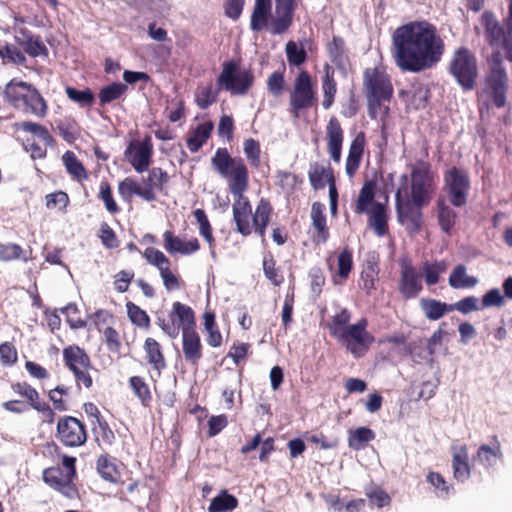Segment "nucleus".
Returning a JSON list of instances; mask_svg holds the SVG:
<instances>
[{
    "mask_svg": "<svg viewBox=\"0 0 512 512\" xmlns=\"http://www.w3.org/2000/svg\"><path fill=\"white\" fill-rule=\"evenodd\" d=\"M214 170L227 180L229 192L234 197L232 220L234 231L243 237L253 232L264 242L266 230L274 208L268 198H260L253 211L245 192L249 188V171L241 157H232L226 148H218L211 159Z\"/></svg>",
    "mask_w": 512,
    "mask_h": 512,
    "instance_id": "obj_1",
    "label": "nucleus"
},
{
    "mask_svg": "<svg viewBox=\"0 0 512 512\" xmlns=\"http://www.w3.org/2000/svg\"><path fill=\"white\" fill-rule=\"evenodd\" d=\"M391 52L401 71L418 73L441 61L445 53V42L433 23L415 20L395 29Z\"/></svg>",
    "mask_w": 512,
    "mask_h": 512,
    "instance_id": "obj_2",
    "label": "nucleus"
},
{
    "mask_svg": "<svg viewBox=\"0 0 512 512\" xmlns=\"http://www.w3.org/2000/svg\"><path fill=\"white\" fill-rule=\"evenodd\" d=\"M45 449L52 457L56 455L60 460V465H53L42 471V480L54 491L60 493L69 500H75L80 497L79 489L75 481L77 480V458L61 451V448L54 441L47 442Z\"/></svg>",
    "mask_w": 512,
    "mask_h": 512,
    "instance_id": "obj_3",
    "label": "nucleus"
},
{
    "mask_svg": "<svg viewBox=\"0 0 512 512\" xmlns=\"http://www.w3.org/2000/svg\"><path fill=\"white\" fill-rule=\"evenodd\" d=\"M4 102L26 116L43 119L49 106L41 92L31 83L18 78L11 79L2 92Z\"/></svg>",
    "mask_w": 512,
    "mask_h": 512,
    "instance_id": "obj_4",
    "label": "nucleus"
},
{
    "mask_svg": "<svg viewBox=\"0 0 512 512\" xmlns=\"http://www.w3.org/2000/svg\"><path fill=\"white\" fill-rule=\"evenodd\" d=\"M350 319V311L343 308L331 318L327 328L332 337L346 344L350 352L355 354L357 346L368 348L374 337L367 332V319L362 318L357 323L348 325Z\"/></svg>",
    "mask_w": 512,
    "mask_h": 512,
    "instance_id": "obj_5",
    "label": "nucleus"
},
{
    "mask_svg": "<svg viewBox=\"0 0 512 512\" xmlns=\"http://www.w3.org/2000/svg\"><path fill=\"white\" fill-rule=\"evenodd\" d=\"M509 78L499 51L492 53L489 61V71L484 78V84L480 92L483 105L489 109L494 106L504 108L507 103Z\"/></svg>",
    "mask_w": 512,
    "mask_h": 512,
    "instance_id": "obj_6",
    "label": "nucleus"
},
{
    "mask_svg": "<svg viewBox=\"0 0 512 512\" xmlns=\"http://www.w3.org/2000/svg\"><path fill=\"white\" fill-rule=\"evenodd\" d=\"M363 82L367 92L369 116L376 119L382 113L386 117L389 107L384 103L389 102L393 95L388 74L379 68H368L364 72Z\"/></svg>",
    "mask_w": 512,
    "mask_h": 512,
    "instance_id": "obj_7",
    "label": "nucleus"
},
{
    "mask_svg": "<svg viewBox=\"0 0 512 512\" xmlns=\"http://www.w3.org/2000/svg\"><path fill=\"white\" fill-rule=\"evenodd\" d=\"M448 72L464 91L473 90L479 75L475 53L466 46L456 48L449 61Z\"/></svg>",
    "mask_w": 512,
    "mask_h": 512,
    "instance_id": "obj_8",
    "label": "nucleus"
},
{
    "mask_svg": "<svg viewBox=\"0 0 512 512\" xmlns=\"http://www.w3.org/2000/svg\"><path fill=\"white\" fill-rule=\"evenodd\" d=\"M317 101V87L311 74L307 70L299 71L289 95L290 113L298 117L301 111L316 106Z\"/></svg>",
    "mask_w": 512,
    "mask_h": 512,
    "instance_id": "obj_9",
    "label": "nucleus"
},
{
    "mask_svg": "<svg viewBox=\"0 0 512 512\" xmlns=\"http://www.w3.org/2000/svg\"><path fill=\"white\" fill-rule=\"evenodd\" d=\"M255 81L251 69H241L238 62L229 60L223 63L222 71L217 78L219 89L232 95H246Z\"/></svg>",
    "mask_w": 512,
    "mask_h": 512,
    "instance_id": "obj_10",
    "label": "nucleus"
},
{
    "mask_svg": "<svg viewBox=\"0 0 512 512\" xmlns=\"http://www.w3.org/2000/svg\"><path fill=\"white\" fill-rule=\"evenodd\" d=\"M64 365L73 373L76 386L90 389L93 386V379L90 371L93 364L88 353L78 345H69L62 351Z\"/></svg>",
    "mask_w": 512,
    "mask_h": 512,
    "instance_id": "obj_11",
    "label": "nucleus"
},
{
    "mask_svg": "<svg viewBox=\"0 0 512 512\" xmlns=\"http://www.w3.org/2000/svg\"><path fill=\"white\" fill-rule=\"evenodd\" d=\"M443 192L453 207H463L468 202L470 178L468 172L456 166L446 170L443 175Z\"/></svg>",
    "mask_w": 512,
    "mask_h": 512,
    "instance_id": "obj_12",
    "label": "nucleus"
},
{
    "mask_svg": "<svg viewBox=\"0 0 512 512\" xmlns=\"http://www.w3.org/2000/svg\"><path fill=\"white\" fill-rule=\"evenodd\" d=\"M156 323L161 330L172 339H175L179 335L180 329L182 332L185 329H196V319L193 309L179 301L172 304V310L168 314V318L159 316L157 317Z\"/></svg>",
    "mask_w": 512,
    "mask_h": 512,
    "instance_id": "obj_13",
    "label": "nucleus"
},
{
    "mask_svg": "<svg viewBox=\"0 0 512 512\" xmlns=\"http://www.w3.org/2000/svg\"><path fill=\"white\" fill-rule=\"evenodd\" d=\"M434 177L428 162L419 161L411 171V199L415 206L430 203L434 193Z\"/></svg>",
    "mask_w": 512,
    "mask_h": 512,
    "instance_id": "obj_14",
    "label": "nucleus"
},
{
    "mask_svg": "<svg viewBox=\"0 0 512 512\" xmlns=\"http://www.w3.org/2000/svg\"><path fill=\"white\" fill-rule=\"evenodd\" d=\"M55 437L64 447L78 448L87 442V427L78 418L65 415L57 421Z\"/></svg>",
    "mask_w": 512,
    "mask_h": 512,
    "instance_id": "obj_15",
    "label": "nucleus"
},
{
    "mask_svg": "<svg viewBox=\"0 0 512 512\" xmlns=\"http://www.w3.org/2000/svg\"><path fill=\"white\" fill-rule=\"evenodd\" d=\"M487 43L493 48H502L505 58L512 62V27H505L497 21L493 13L485 12L482 16Z\"/></svg>",
    "mask_w": 512,
    "mask_h": 512,
    "instance_id": "obj_16",
    "label": "nucleus"
},
{
    "mask_svg": "<svg viewBox=\"0 0 512 512\" xmlns=\"http://www.w3.org/2000/svg\"><path fill=\"white\" fill-rule=\"evenodd\" d=\"M142 255L150 265L157 268L167 292L179 290L183 286L181 276L171 269L170 259L161 250L147 247Z\"/></svg>",
    "mask_w": 512,
    "mask_h": 512,
    "instance_id": "obj_17",
    "label": "nucleus"
},
{
    "mask_svg": "<svg viewBox=\"0 0 512 512\" xmlns=\"http://www.w3.org/2000/svg\"><path fill=\"white\" fill-rule=\"evenodd\" d=\"M11 389L15 394L27 401L30 407L36 410L42 416V422L52 424L55 421L56 413L47 402L43 401L39 392L28 382H15L11 384Z\"/></svg>",
    "mask_w": 512,
    "mask_h": 512,
    "instance_id": "obj_18",
    "label": "nucleus"
},
{
    "mask_svg": "<svg viewBox=\"0 0 512 512\" xmlns=\"http://www.w3.org/2000/svg\"><path fill=\"white\" fill-rule=\"evenodd\" d=\"M129 163L138 173L148 170L153 156V143L149 135L142 141L131 142L125 151Z\"/></svg>",
    "mask_w": 512,
    "mask_h": 512,
    "instance_id": "obj_19",
    "label": "nucleus"
},
{
    "mask_svg": "<svg viewBox=\"0 0 512 512\" xmlns=\"http://www.w3.org/2000/svg\"><path fill=\"white\" fill-rule=\"evenodd\" d=\"M296 0H275V11L271 18L269 32L272 35H281L293 25Z\"/></svg>",
    "mask_w": 512,
    "mask_h": 512,
    "instance_id": "obj_20",
    "label": "nucleus"
},
{
    "mask_svg": "<svg viewBox=\"0 0 512 512\" xmlns=\"http://www.w3.org/2000/svg\"><path fill=\"white\" fill-rule=\"evenodd\" d=\"M423 206H415L413 201H403L401 199L400 190L396 193V213L398 221L402 225H406V229L411 234L418 233L421 230L423 220L421 208Z\"/></svg>",
    "mask_w": 512,
    "mask_h": 512,
    "instance_id": "obj_21",
    "label": "nucleus"
},
{
    "mask_svg": "<svg viewBox=\"0 0 512 512\" xmlns=\"http://www.w3.org/2000/svg\"><path fill=\"white\" fill-rule=\"evenodd\" d=\"M421 275L417 269L410 263L401 264L398 290L405 300L416 298L422 291Z\"/></svg>",
    "mask_w": 512,
    "mask_h": 512,
    "instance_id": "obj_22",
    "label": "nucleus"
},
{
    "mask_svg": "<svg viewBox=\"0 0 512 512\" xmlns=\"http://www.w3.org/2000/svg\"><path fill=\"white\" fill-rule=\"evenodd\" d=\"M325 132L327 152L333 162L339 163L341 161L342 156L344 130L342 128L341 122L337 117H330L326 125Z\"/></svg>",
    "mask_w": 512,
    "mask_h": 512,
    "instance_id": "obj_23",
    "label": "nucleus"
},
{
    "mask_svg": "<svg viewBox=\"0 0 512 512\" xmlns=\"http://www.w3.org/2000/svg\"><path fill=\"white\" fill-rule=\"evenodd\" d=\"M15 42L23 48L24 52L31 57L48 56V48L41 39V36L33 34V32L21 27L15 30Z\"/></svg>",
    "mask_w": 512,
    "mask_h": 512,
    "instance_id": "obj_24",
    "label": "nucleus"
},
{
    "mask_svg": "<svg viewBox=\"0 0 512 512\" xmlns=\"http://www.w3.org/2000/svg\"><path fill=\"white\" fill-rule=\"evenodd\" d=\"M367 144L366 134L359 131L350 142L348 155L345 161V172L349 178H353L358 172Z\"/></svg>",
    "mask_w": 512,
    "mask_h": 512,
    "instance_id": "obj_25",
    "label": "nucleus"
},
{
    "mask_svg": "<svg viewBox=\"0 0 512 512\" xmlns=\"http://www.w3.org/2000/svg\"><path fill=\"white\" fill-rule=\"evenodd\" d=\"M182 352L185 361L193 367H198L203 357V345L196 329H185L182 333Z\"/></svg>",
    "mask_w": 512,
    "mask_h": 512,
    "instance_id": "obj_26",
    "label": "nucleus"
},
{
    "mask_svg": "<svg viewBox=\"0 0 512 512\" xmlns=\"http://www.w3.org/2000/svg\"><path fill=\"white\" fill-rule=\"evenodd\" d=\"M164 249L170 254L191 255L200 250V242L196 237L187 241L176 236L172 230H166L163 235Z\"/></svg>",
    "mask_w": 512,
    "mask_h": 512,
    "instance_id": "obj_27",
    "label": "nucleus"
},
{
    "mask_svg": "<svg viewBox=\"0 0 512 512\" xmlns=\"http://www.w3.org/2000/svg\"><path fill=\"white\" fill-rule=\"evenodd\" d=\"M169 180L168 173L162 168L154 167L149 170L147 177L142 179L141 184L142 191L148 193V196H145V201H155L157 199L156 191L162 192Z\"/></svg>",
    "mask_w": 512,
    "mask_h": 512,
    "instance_id": "obj_28",
    "label": "nucleus"
},
{
    "mask_svg": "<svg viewBox=\"0 0 512 512\" xmlns=\"http://www.w3.org/2000/svg\"><path fill=\"white\" fill-rule=\"evenodd\" d=\"M312 227L315 231L313 242L324 244L330 237L329 227L325 215V205L320 202H314L311 207Z\"/></svg>",
    "mask_w": 512,
    "mask_h": 512,
    "instance_id": "obj_29",
    "label": "nucleus"
},
{
    "mask_svg": "<svg viewBox=\"0 0 512 512\" xmlns=\"http://www.w3.org/2000/svg\"><path fill=\"white\" fill-rule=\"evenodd\" d=\"M96 471L100 477L108 483L119 484L121 482L120 465L116 458L109 454H101L96 460Z\"/></svg>",
    "mask_w": 512,
    "mask_h": 512,
    "instance_id": "obj_30",
    "label": "nucleus"
},
{
    "mask_svg": "<svg viewBox=\"0 0 512 512\" xmlns=\"http://www.w3.org/2000/svg\"><path fill=\"white\" fill-rule=\"evenodd\" d=\"M492 439V446L486 444L481 445L473 458L475 461H478L481 465H483L486 469L493 467L496 464L497 460H500L503 457L501 443L498 440V437L494 435Z\"/></svg>",
    "mask_w": 512,
    "mask_h": 512,
    "instance_id": "obj_31",
    "label": "nucleus"
},
{
    "mask_svg": "<svg viewBox=\"0 0 512 512\" xmlns=\"http://www.w3.org/2000/svg\"><path fill=\"white\" fill-rule=\"evenodd\" d=\"M143 348L147 363L150 364L153 370L157 371V375L160 376L162 371L167 367L160 343L154 338L148 337L144 342Z\"/></svg>",
    "mask_w": 512,
    "mask_h": 512,
    "instance_id": "obj_32",
    "label": "nucleus"
},
{
    "mask_svg": "<svg viewBox=\"0 0 512 512\" xmlns=\"http://www.w3.org/2000/svg\"><path fill=\"white\" fill-rule=\"evenodd\" d=\"M452 468L453 476L457 481L464 482L469 479L471 468L466 445L459 446L454 451L452 457Z\"/></svg>",
    "mask_w": 512,
    "mask_h": 512,
    "instance_id": "obj_33",
    "label": "nucleus"
},
{
    "mask_svg": "<svg viewBox=\"0 0 512 512\" xmlns=\"http://www.w3.org/2000/svg\"><path fill=\"white\" fill-rule=\"evenodd\" d=\"M376 184L373 181H366L359 191L353 210L356 214H367L374 209Z\"/></svg>",
    "mask_w": 512,
    "mask_h": 512,
    "instance_id": "obj_34",
    "label": "nucleus"
},
{
    "mask_svg": "<svg viewBox=\"0 0 512 512\" xmlns=\"http://www.w3.org/2000/svg\"><path fill=\"white\" fill-rule=\"evenodd\" d=\"M368 215V225L374 230L379 237L385 236L388 231V215L386 205L383 203L374 204Z\"/></svg>",
    "mask_w": 512,
    "mask_h": 512,
    "instance_id": "obj_35",
    "label": "nucleus"
},
{
    "mask_svg": "<svg viewBox=\"0 0 512 512\" xmlns=\"http://www.w3.org/2000/svg\"><path fill=\"white\" fill-rule=\"evenodd\" d=\"M214 125L211 121L199 124L187 137L186 145L192 153L198 152L211 136Z\"/></svg>",
    "mask_w": 512,
    "mask_h": 512,
    "instance_id": "obj_36",
    "label": "nucleus"
},
{
    "mask_svg": "<svg viewBox=\"0 0 512 512\" xmlns=\"http://www.w3.org/2000/svg\"><path fill=\"white\" fill-rule=\"evenodd\" d=\"M437 208V219L438 224L441 230L447 234L451 235L452 229L456 224L457 213L454 211L452 207H450L445 198L439 196L436 202Z\"/></svg>",
    "mask_w": 512,
    "mask_h": 512,
    "instance_id": "obj_37",
    "label": "nucleus"
},
{
    "mask_svg": "<svg viewBox=\"0 0 512 512\" xmlns=\"http://www.w3.org/2000/svg\"><path fill=\"white\" fill-rule=\"evenodd\" d=\"M32 249H24L16 243H0V261L11 262V261H22L27 263L33 259Z\"/></svg>",
    "mask_w": 512,
    "mask_h": 512,
    "instance_id": "obj_38",
    "label": "nucleus"
},
{
    "mask_svg": "<svg viewBox=\"0 0 512 512\" xmlns=\"http://www.w3.org/2000/svg\"><path fill=\"white\" fill-rule=\"evenodd\" d=\"M322 92V106L325 110H328L333 105L337 93V82L334 78V70L328 64L324 66V76L322 78Z\"/></svg>",
    "mask_w": 512,
    "mask_h": 512,
    "instance_id": "obj_39",
    "label": "nucleus"
},
{
    "mask_svg": "<svg viewBox=\"0 0 512 512\" xmlns=\"http://www.w3.org/2000/svg\"><path fill=\"white\" fill-rule=\"evenodd\" d=\"M375 437V432L368 427L350 429L348 431V446L354 451H360L365 449Z\"/></svg>",
    "mask_w": 512,
    "mask_h": 512,
    "instance_id": "obj_40",
    "label": "nucleus"
},
{
    "mask_svg": "<svg viewBox=\"0 0 512 512\" xmlns=\"http://www.w3.org/2000/svg\"><path fill=\"white\" fill-rule=\"evenodd\" d=\"M400 96L402 98L406 97V101L410 106L414 109H424L430 98V91L425 86L419 84L417 86H413L410 90L400 91Z\"/></svg>",
    "mask_w": 512,
    "mask_h": 512,
    "instance_id": "obj_41",
    "label": "nucleus"
},
{
    "mask_svg": "<svg viewBox=\"0 0 512 512\" xmlns=\"http://www.w3.org/2000/svg\"><path fill=\"white\" fill-rule=\"evenodd\" d=\"M330 176H334L333 170L330 167L326 168L323 164L318 162H314L310 165L308 177L314 190L325 188L326 184L330 182Z\"/></svg>",
    "mask_w": 512,
    "mask_h": 512,
    "instance_id": "obj_42",
    "label": "nucleus"
},
{
    "mask_svg": "<svg viewBox=\"0 0 512 512\" xmlns=\"http://www.w3.org/2000/svg\"><path fill=\"white\" fill-rule=\"evenodd\" d=\"M64 166L72 178L82 182L89 178V174L82 162L72 151H66L62 157Z\"/></svg>",
    "mask_w": 512,
    "mask_h": 512,
    "instance_id": "obj_43",
    "label": "nucleus"
},
{
    "mask_svg": "<svg viewBox=\"0 0 512 512\" xmlns=\"http://www.w3.org/2000/svg\"><path fill=\"white\" fill-rule=\"evenodd\" d=\"M420 307L426 318L431 321H436L451 311L450 304L431 298H422L420 300Z\"/></svg>",
    "mask_w": 512,
    "mask_h": 512,
    "instance_id": "obj_44",
    "label": "nucleus"
},
{
    "mask_svg": "<svg viewBox=\"0 0 512 512\" xmlns=\"http://www.w3.org/2000/svg\"><path fill=\"white\" fill-rule=\"evenodd\" d=\"M449 285L454 289L473 288L477 285L478 279L475 276L466 274V266L463 264L456 265L450 276Z\"/></svg>",
    "mask_w": 512,
    "mask_h": 512,
    "instance_id": "obj_45",
    "label": "nucleus"
},
{
    "mask_svg": "<svg viewBox=\"0 0 512 512\" xmlns=\"http://www.w3.org/2000/svg\"><path fill=\"white\" fill-rule=\"evenodd\" d=\"M238 499L228 493L227 490H221L217 496H215L208 507V512H231L238 507Z\"/></svg>",
    "mask_w": 512,
    "mask_h": 512,
    "instance_id": "obj_46",
    "label": "nucleus"
},
{
    "mask_svg": "<svg viewBox=\"0 0 512 512\" xmlns=\"http://www.w3.org/2000/svg\"><path fill=\"white\" fill-rule=\"evenodd\" d=\"M0 58L3 64L24 65L26 56L18 47L7 41L0 40Z\"/></svg>",
    "mask_w": 512,
    "mask_h": 512,
    "instance_id": "obj_47",
    "label": "nucleus"
},
{
    "mask_svg": "<svg viewBox=\"0 0 512 512\" xmlns=\"http://www.w3.org/2000/svg\"><path fill=\"white\" fill-rule=\"evenodd\" d=\"M192 214L199 225V234L205 239L213 251L216 245V240L213 236V228L206 212L203 209L198 208L195 209Z\"/></svg>",
    "mask_w": 512,
    "mask_h": 512,
    "instance_id": "obj_48",
    "label": "nucleus"
},
{
    "mask_svg": "<svg viewBox=\"0 0 512 512\" xmlns=\"http://www.w3.org/2000/svg\"><path fill=\"white\" fill-rule=\"evenodd\" d=\"M129 387L134 395L140 400L144 407H149L152 401V394L149 385L141 376H131L128 380Z\"/></svg>",
    "mask_w": 512,
    "mask_h": 512,
    "instance_id": "obj_49",
    "label": "nucleus"
},
{
    "mask_svg": "<svg viewBox=\"0 0 512 512\" xmlns=\"http://www.w3.org/2000/svg\"><path fill=\"white\" fill-rule=\"evenodd\" d=\"M95 441L99 446L110 447L115 442V434L105 419L95 423L92 422Z\"/></svg>",
    "mask_w": 512,
    "mask_h": 512,
    "instance_id": "obj_50",
    "label": "nucleus"
},
{
    "mask_svg": "<svg viewBox=\"0 0 512 512\" xmlns=\"http://www.w3.org/2000/svg\"><path fill=\"white\" fill-rule=\"evenodd\" d=\"M118 193L125 201H130L134 195L145 200L147 191H142L141 184L132 177H126L118 183Z\"/></svg>",
    "mask_w": 512,
    "mask_h": 512,
    "instance_id": "obj_51",
    "label": "nucleus"
},
{
    "mask_svg": "<svg viewBox=\"0 0 512 512\" xmlns=\"http://www.w3.org/2000/svg\"><path fill=\"white\" fill-rule=\"evenodd\" d=\"M218 90L214 89L213 84L209 82L205 86H199L195 92V102L200 109H207L214 104L218 98Z\"/></svg>",
    "mask_w": 512,
    "mask_h": 512,
    "instance_id": "obj_52",
    "label": "nucleus"
},
{
    "mask_svg": "<svg viewBox=\"0 0 512 512\" xmlns=\"http://www.w3.org/2000/svg\"><path fill=\"white\" fill-rule=\"evenodd\" d=\"M18 130L31 133L33 136L39 138L46 145H52L54 139L50 134L47 127L32 121H23L17 124Z\"/></svg>",
    "mask_w": 512,
    "mask_h": 512,
    "instance_id": "obj_53",
    "label": "nucleus"
},
{
    "mask_svg": "<svg viewBox=\"0 0 512 512\" xmlns=\"http://www.w3.org/2000/svg\"><path fill=\"white\" fill-rule=\"evenodd\" d=\"M127 91V86L121 82H113L110 85L103 87L99 94V103L104 106L113 101L120 99Z\"/></svg>",
    "mask_w": 512,
    "mask_h": 512,
    "instance_id": "obj_54",
    "label": "nucleus"
},
{
    "mask_svg": "<svg viewBox=\"0 0 512 512\" xmlns=\"http://www.w3.org/2000/svg\"><path fill=\"white\" fill-rule=\"evenodd\" d=\"M263 272L265 277L274 285L280 286L284 282V276L272 253L268 252L263 257Z\"/></svg>",
    "mask_w": 512,
    "mask_h": 512,
    "instance_id": "obj_55",
    "label": "nucleus"
},
{
    "mask_svg": "<svg viewBox=\"0 0 512 512\" xmlns=\"http://www.w3.org/2000/svg\"><path fill=\"white\" fill-rule=\"evenodd\" d=\"M97 198L103 202L106 210L110 214L115 215L121 211L113 196L112 187L107 180H102L100 182Z\"/></svg>",
    "mask_w": 512,
    "mask_h": 512,
    "instance_id": "obj_56",
    "label": "nucleus"
},
{
    "mask_svg": "<svg viewBox=\"0 0 512 512\" xmlns=\"http://www.w3.org/2000/svg\"><path fill=\"white\" fill-rule=\"evenodd\" d=\"M326 50L331 61L340 65L346 58L347 48L344 39L341 36L334 35L326 45Z\"/></svg>",
    "mask_w": 512,
    "mask_h": 512,
    "instance_id": "obj_57",
    "label": "nucleus"
},
{
    "mask_svg": "<svg viewBox=\"0 0 512 512\" xmlns=\"http://www.w3.org/2000/svg\"><path fill=\"white\" fill-rule=\"evenodd\" d=\"M285 64L282 63V69L271 73L266 81L267 91L273 97H280L285 90Z\"/></svg>",
    "mask_w": 512,
    "mask_h": 512,
    "instance_id": "obj_58",
    "label": "nucleus"
},
{
    "mask_svg": "<svg viewBox=\"0 0 512 512\" xmlns=\"http://www.w3.org/2000/svg\"><path fill=\"white\" fill-rule=\"evenodd\" d=\"M65 93L71 101L79 104L83 108L92 107L95 103V95L90 88L78 90L74 87L67 86Z\"/></svg>",
    "mask_w": 512,
    "mask_h": 512,
    "instance_id": "obj_59",
    "label": "nucleus"
},
{
    "mask_svg": "<svg viewBox=\"0 0 512 512\" xmlns=\"http://www.w3.org/2000/svg\"><path fill=\"white\" fill-rule=\"evenodd\" d=\"M271 18V9L253 8L250 19V29L254 32H261L265 29L269 30Z\"/></svg>",
    "mask_w": 512,
    "mask_h": 512,
    "instance_id": "obj_60",
    "label": "nucleus"
},
{
    "mask_svg": "<svg viewBox=\"0 0 512 512\" xmlns=\"http://www.w3.org/2000/svg\"><path fill=\"white\" fill-rule=\"evenodd\" d=\"M447 270V263L444 260L435 261L434 263L425 262L423 264V272L425 282L432 286L439 282L440 274Z\"/></svg>",
    "mask_w": 512,
    "mask_h": 512,
    "instance_id": "obj_61",
    "label": "nucleus"
},
{
    "mask_svg": "<svg viewBox=\"0 0 512 512\" xmlns=\"http://www.w3.org/2000/svg\"><path fill=\"white\" fill-rule=\"evenodd\" d=\"M126 309L127 315L134 325L140 328H149L150 317L145 310L141 309L138 305L131 301L126 303Z\"/></svg>",
    "mask_w": 512,
    "mask_h": 512,
    "instance_id": "obj_62",
    "label": "nucleus"
},
{
    "mask_svg": "<svg viewBox=\"0 0 512 512\" xmlns=\"http://www.w3.org/2000/svg\"><path fill=\"white\" fill-rule=\"evenodd\" d=\"M286 57L289 65L299 67L307 60V53L303 47H299L294 41H288L285 46Z\"/></svg>",
    "mask_w": 512,
    "mask_h": 512,
    "instance_id": "obj_63",
    "label": "nucleus"
},
{
    "mask_svg": "<svg viewBox=\"0 0 512 512\" xmlns=\"http://www.w3.org/2000/svg\"><path fill=\"white\" fill-rule=\"evenodd\" d=\"M353 269V254L349 248L341 251L337 258V275L346 280Z\"/></svg>",
    "mask_w": 512,
    "mask_h": 512,
    "instance_id": "obj_64",
    "label": "nucleus"
}]
</instances>
